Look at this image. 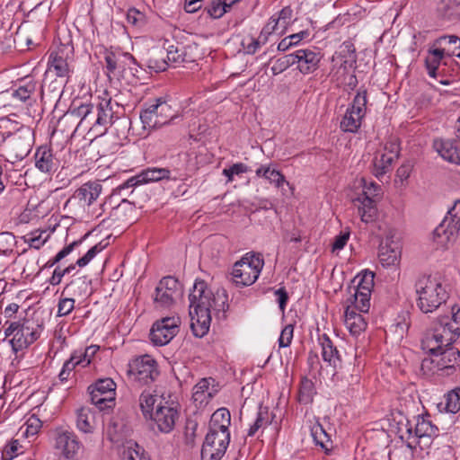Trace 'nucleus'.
<instances>
[{
	"instance_id": "nucleus-3",
	"label": "nucleus",
	"mask_w": 460,
	"mask_h": 460,
	"mask_svg": "<svg viewBox=\"0 0 460 460\" xmlns=\"http://www.w3.org/2000/svg\"><path fill=\"white\" fill-rule=\"evenodd\" d=\"M38 327L39 324L33 322V318H20L9 324L4 334L10 338L9 342L15 353L26 349L38 339Z\"/></svg>"
},
{
	"instance_id": "nucleus-8",
	"label": "nucleus",
	"mask_w": 460,
	"mask_h": 460,
	"mask_svg": "<svg viewBox=\"0 0 460 460\" xmlns=\"http://www.w3.org/2000/svg\"><path fill=\"white\" fill-rule=\"evenodd\" d=\"M173 118L172 106L162 98L156 99L155 103L149 105L140 113V119L146 129L159 128Z\"/></svg>"
},
{
	"instance_id": "nucleus-19",
	"label": "nucleus",
	"mask_w": 460,
	"mask_h": 460,
	"mask_svg": "<svg viewBox=\"0 0 460 460\" xmlns=\"http://www.w3.org/2000/svg\"><path fill=\"white\" fill-rule=\"evenodd\" d=\"M58 90V52L49 55L48 68L41 84L42 94H53Z\"/></svg>"
},
{
	"instance_id": "nucleus-50",
	"label": "nucleus",
	"mask_w": 460,
	"mask_h": 460,
	"mask_svg": "<svg viewBox=\"0 0 460 460\" xmlns=\"http://www.w3.org/2000/svg\"><path fill=\"white\" fill-rule=\"evenodd\" d=\"M207 11L212 18L217 19L222 17L227 12L226 0L213 1L207 8Z\"/></svg>"
},
{
	"instance_id": "nucleus-13",
	"label": "nucleus",
	"mask_w": 460,
	"mask_h": 460,
	"mask_svg": "<svg viewBox=\"0 0 460 460\" xmlns=\"http://www.w3.org/2000/svg\"><path fill=\"white\" fill-rule=\"evenodd\" d=\"M149 418L154 420L161 432L168 433L173 429L179 414L177 410L170 405L158 404Z\"/></svg>"
},
{
	"instance_id": "nucleus-43",
	"label": "nucleus",
	"mask_w": 460,
	"mask_h": 460,
	"mask_svg": "<svg viewBox=\"0 0 460 460\" xmlns=\"http://www.w3.org/2000/svg\"><path fill=\"white\" fill-rule=\"evenodd\" d=\"M170 172L164 168H153L145 171L140 177L142 178L140 181L148 182V181H157L163 179L169 178Z\"/></svg>"
},
{
	"instance_id": "nucleus-57",
	"label": "nucleus",
	"mask_w": 460,
	"mask_h": 460,
	"mask_svg": "<svg viewBox=\"0 0 460 460\" xmlns=\"http://www.w3.org/2000/svg\"><path fill=\"white\" fill-rule=\"evenodd\" d=\"M263 177L269 180L270 182L275 183L278 188L280 187L285 181V177L282 173L275 169H270L269 166L264 171Z\"/></svg>"
},
{
	"instance_id": "nucleus-55",
	"label": "nucleus",
	"mask_w": 460,
	"mask_h": 460,
	"mask_svg": "<svg viewBox=\"0 0 460 460\" xmlns=\"http://www.w3.org/2000/svg\"><path fill=\"white\" fill-rule=\"evenodd\" d=\"M246 172H248V167L243 163H238L233 164L229 168L224 169L223 174L227 177L228 181H232L234 179V175H240Z\"/></svg>"
},
{
	"instance_id": "nucleus-64",
	"label": "nucleus",
	"mask_w": 460,
	"mask_h": 460,
	"mask_svg": "<svg viewBox=\"0 0 460 460\" xmlns=\"http://www.w3.org/2000/svg\"><path fill=\"white\" fill-rule=\"evenodd\" d=\"M99 349L100 347L97 345H91L85 349L83 354L77 357L82 359V363H84V366H87L90 364L91 359L94 357Z\"/></svg>"
},
{
	"instance_id": "nucleus-14",
	"label": "nucleus",
	"mask_w": 460,
	"mask_h": 460,
	"mask_svg": "<svg viewBox=\"0 0 460 460\" xmlns=\"http://www.w3.org/2000/svg\"><path fill=\"white\" fill-rule=\"evenodd\" d=\"M451 344L452 339L441 333L439 329L428 331L421 341V348L429 354V357H433L434 354L439 353L446 346Z\"/></svg>"
},
{
	"instance_id": "nucleus-51",
	"label": "nucleus",
	"mask_w": 460,
	"mask_h": 460,
	"mask_svg": "<svg viewBox=\"0 0 460 460\" xmlns=\"http://www.w3.org/2000/svg\"><path fill=\"white\" fill-rule=\"evenodd\" d=\"M312 436L317 445L326 448V444L330 441V438L322 425L316 424L312 428Z\"/></svg>"
},
{
	"instance_id": "nucleus-29",
	"label": "nucleus",
	"mask_w": 460,
	"mask_h": 460,
	"mask_svg": "<svg viewBox=\"0 0 460 460\" xmlns=\"http://www.w3.org/2000/svg\"><path fill=\"white\" fill-rule=\"evenodd\" d=\"M167 59L172 64H181L186 62H193L194 59L190 57L187 49L181 44L170 45L167 48Z\"/></svg>"
},
{
	"instance_id": "nucleus-5",
	"label": "nucleus",
	"mask_w": 460,
	"mask_h": 460,
	"mask_svg": "<svg viewBox=\"0 0 460 460\" xmlns=\"http://www.w3.org/2000/svg\"><path fill=\"white\" fill-rule=\"evenodd\" d=\"M456 367H460V350L451 345L433 357H428L422 360L421 367L432 374L449 376L454 373Z\"/></svg>"
},
{
	"instance_id": "nucleus-40",
	"label": "nucleus",
	"mask_w": 460,
	"mask_h": 460,
	"mask_svg": "<svg viewBox=\"0 0 460 460\" xmlns=\"http://www.w3.org/2000/svg\"><path fill=\"white\" fill-rule=\"evenodd\" d=\"M314 394V383L308 378H303L300 384L298 401L301 403L308 404L313 402Z\"/></svg>"
},
{
	"instance_id": "nucleus-12",
	"label": "nucleus",
	"mask_w": 460,
	"mask_h": 460,
	"mask_svg": "<svg viewBox=\"0 0 460 460\" xmlns=\"http://www.w3.org/2000/svg\"><path fill=\"white\" fill-rule=\"evenodd\" d=\"M179 332V323L175 318H161L152 326L149 333L151 342L164 346Z\"/></svg>"
},
{
	"instance_id": "nucleus-21",
	"label": "nucleus",
	"mask_w": 460,
	"mask_h": 460,
	"mask_svg": "<svg viewBox=\"0 0 460 460\" xmlns=\"http://www.w3.org/2000/svg\"><path fill=\"white\" fill-rule=\"evenodd\" d=\"M59 449L65 459L76 460L81 449V444L75 435L69 432H63L59 434Z\"/></svg>"
},
{
	"instance_id": "nucleus-39",
	"label": "nucleus",
	"mask_w": 460,
	"mask_h": 460,
	"mask_svg": "<svg viewBox=\"0 0 460 460\" xmlns=\"http://www.w3.org/2000/svg\"><path fill=\"white\" fill-rule=\"evenodd\" d=\"M122 460H148L144 450L135 442H128L122 452Z\"/></svg>"
},
{
	"instance_id": "nucleus-56",
	"label": "nucleus",
	"mask_w": 460,
	"mask_h": 460,
	"mask_svg": "<svg viewBox=\"0 0 460 460\" xmlns=\"http://www.w3.org/2000/svg\"><path fill=\"white\" fill-rule=\"evenodd\" d=\"M49 234H47L45 231L40 233L38 235H34L33 234H27L25 236V241L29 243L31 247H34L36 249H39L40 246H42L48 240Z\"/></svg>"
},
{
	"instance_id": "nucleus-49",
	"label": "nucleus",
	"mask_w": 460,
	"mask_h": 460,
	"mask_svg": "<svg viewBox=\"0 0 460 460\" xmlns=\"http://www.w3.org/2000/svg\"><path fill=\"white\" fill-rule=\"evenodd\" d=\"M446 410L456 413L460 410V394L456 390L449 392L446 397Z\"/></svg>"
},
{
	"instance_id": "nucleus-23",
	"label": "nucleus",
	"mask_w": 460,
	"mask_h": 460,
	"mask_svg": "<svg viewBox=\"0 0 460 460\" xmlns=\"http://www.w3.org/2000/svg\"><path fill=\"white\" fill-rule=\"evenodd\" d=\"M211 378H203L193 387L192 398L199 406L206 405L213 397L216 390L210 387Z\"/></svg>"
},
{
	"instance_id": "nucleus-33",
	"label": "nucleus",
	"mask_w": 460,
	"mask_h": 460,
	"mask_svg": "<svg viewBox=\"0 0 460 460\" xmlns=\"http://www.w3.org/2000/svg\"><path fill=\"white\" fill-rule=\"evenodd\" d=\"M445 56L436 48L431 47L425 59L426 67L430 76L435 77L437 69Z\"/></svg>"
},
{
	"instance_id": "nucleus-4",
	"label": "nucleus",
	"mask_w": 460,
	"mask_h": 460,
	"mask_svg": "<svg viewBox=\"0 0 460 460\" xmlns=\"http://www.w3.org/2000/svg\"><path fill=\"white\" fill-rule=\"evenodd\" d=\"M182 296V285L173 277H164L155 288V308L160 312H169L177 305Z\"/></svg>"
},
{
	"instance_id": "nucleus-22",
	"label": "nucleus",
	"mask_w": 460,
	"mask_h": 460,
	"mask_svg": "<svg viewBox=\"0 0 460 460\" xmlns=\"http://www.w3.org/2000/svg\"><path fill=\"white\" fill-rule=\"evenodd\" d=\"M445 57H460V38L456 35L442 36L433 42Z\"/></svg>"
},
{
	"instance_id": "nucleus-9",
	"label": "nucleus",
	"mask_w": 460,
	"mask_h": 460,
	"mask_svg": "<svg viewBox=\"0 0 460 460\" xmlns=\"http://www.w3.org/2000/svg\"><path fill=\"white\" fill-rule=\"evenodd\" d=\"M460 230V199L454 202L440 225L434 230V240L440 245L453 241Z\"/></svg>"
},
{
	"instance_id": "nucleus-26",
	"label": "nucleus",
	"mask_w": 460,
	"mask_h": 460,
	"mask_svg": "<svg viewBox=\"0 0 460 460\" xmlns=\"http://www.w3.org/2000/svg\"><path fill=\"white\" fill-rule=\"evenodd\" d=\"M438 15L444 20L460 17V0H440L437 5Z\"/></svg>"
},
{
	"instance_id": "nucleus-46",
	"label": "nucleus",
	"mask_w": 460,
	"mask_h": 460,
	"mask_svg": "<svg viewBox=\"0 0 460 460\" xmlns=\"http://www.w3.org/2000/svg\"><path fill=\"white\" fill-rule=\"evenodd\" d=\"M22 448L19 439H12L3 449V460H13L21 453Z\"/></svg>"
},
{
	"instance_id": "nucleus-48",
	"label": "nucleus",
	"mask_w": 460,
	"mask_h": 460,
	"mask_svg": "<svg viewBox=\"0 0 460 460\" xmlns=\"http://www.w3.org/2000/svg\"><path fill=\"white\" fill-rule=\"evenodd\" d=\"M169 63L168 59L165 60L164 58L163 55L154 53L147 60V66L151 70L158 73L166 70Z\"/></svg>"
},
{
	"instance_id": "nucleus-10",
	"label": "nucleus",
	"mask_w": 460,
	"mask_h": 460,
	"mask_svg": "<svg viewBox=\"0 0 460 460\" xmlns=\"http://www.w3.org/2000/svg\"><path fill=\"white\" fill-rule=\"evenodd\" d=\"M230 442V433L207 434L201 448L202 460H220L225 455Z\"/></svg>"
},
{
	"instance_id": "nucleus-41",
	"label": "nucleus",
	"mask_w": 460,
	"mask_h": 460,
	"mask_svg": "<svg viewBox=\"0 0 460 460\" xmlns=\"http://www.w3.org/2000/svg\"><path fill=\"white\" fill-rule=\"evenodd\" d=\"M41 427V421L36 416L31 415L28 418L24 425L18 431L22 437L30 438L36 435Z\"/></svg>"
},
{
	"instance_id": "nucleus-37",
	"label": "nucleus",
	"mask_w": 460,
	"mask_h": 460,
	"mask_svg": "<svg viewBox=\"0 0 460 460\" xmlns=\"http://www.w3.org/2000/svg\"><path fill=\"white\" fill-rule=\"evenodd\" d=\"M354 309L360 313H368L370 307V293H364L362 291H355L350 300Z\"/></svg>"
},
{
	"instance_id": "nucleus-42",
	"label": "nucleus",
	"mask_w": 460,
	"mask_h": 460,
	"mask_svg": "<svg viewBox=\"0 0 460 460\" xmlns=\"http://www.w3.org/2000/svg\"><path fill=\"white\" fill-rule=\"evenodd\" d=\"M211 318H190V328L196 337H203L209 330Z\"/></svg>"
},
{
	"instance_id": "nucleus-32",
	"label": "nucleus",
	"mask_w": 460,
	"mask_h": 460,
	"mask_svg": "<svg viewBox=\"0 0 460 460\" xmlns=\"http://www.w3.org/2000/svg\"><path fill=\"white\" fill-rule=\"evenodd\" d=\"M375 274L372 271L365 270L361 274L358 275L354 279L355 291H362L364 293H370L374 287Z\"/></svg>"
},
{
	"instance_id": "nucleus-6",
	"label": "nucleus",
	"mask_w": 460,
	"mask_h": 460,
	"mask_svg": "<svg viewBox=\"0 0 460 460\" xmlns=\"http://www.w3.org/2000/svg\"><path fill=\"white\" fill-rule=\"evenodd\" d=\"M264 261L260 254L247 253L233 269V280L239 287L253 284L258 279Z\"/></svg>"
},
{
	"instance_id": "nucleus-61",
	"label": "nucleus",
	"mask_w": 460,
	"mask_h": 460,
	"mask_svg": "<svg viewBox=\"0 0 460 460\" xmlns=\"http://www.w3.org/2000/svg\"><path fill=\"white\" fill-rule=\"evenodd\" d=\"M104 248V246H102L101 243H98L94 246H93L86 253L84 256H83L82 258L78 259L77 261H76V264L79 266V267H84L86 266L93 259V257L98 253L100 252L102 249Z\"/></svg>"
},
{
	"instance_id": "nucleus-59",
	"label": "nucleus",
	"mask_w": 460,
	"mask_h": 460,
	"mask_svg": "<svg viewBox=\"0 0 460 460\" xmlns=\"http://www.w3.org/2000/svg\"><path fill=\"white\" fill-rule=\"evenodd\" d=\"M33 89L34 86L31 84L21 86L18 89L13 91L12 95L14 99L23 102L30 99Z\"/></svg>"
},
{
	"instance_id": "nucleus-27",
	"label": "nucleus",
	"mask_w": 460,
	"mask_h": 460,
	"mask_svg": "<svg viewBox=\"0 0 460 460\" xmlns=\"http://www.w3.org/2000/svg\"><path fill=\"white\" fill-rule=\"evenodd\" d=\"M434 329H439L441 333L452 339V343L460 335V318H440Z\"/></svg>"
},
{
	"instance_id": "nucleus-36",
	"label": "nucleus",
	"mask_w": 460,
	"mask_h": 460,
	"mask_svg": "<svg viewBox=\"0 0 460 460\" xmlns=\"http://www.w3.org/2000/svg\"><path fill=\"white\" fill-rule=\"evenodd\" d=\"M438 428L429 420L424 418H420L418 420L417 424L414 429V433L417 438H424V437H433L438 434Z\"/></svg>"
},
{
	"instance_id": "nucleus-38",
	"label": "nucleus",
	"mask_w": 460,
	"mask_h": 460,
	"mask_svg": "<svg viewBox=\"0 0 460 460\" xmlns=\"http://www.w3.org/2000/svg\"><path fill=\"white\" fill-rule=\"evenodd\" d=\"M36 166L44 172H49L53 167L52 154L46 148H40L36 153Z\"/></svg>"
},
{
	"instance_id": "nucleus-28",
	"label": "nucleus",
	"mask_w": 460,
	"mask_h": 460,
	"mask_svg": "<svg viewBox=\"0 0 460 460\" xmlns=\"http://www.w3.org/2000/svg\"><path fill=\"white\" fill-rule=\"evenodd\" d=\"M363 118L364 115L348 109L341 121V130L350 133L357 132L361 126Z\"/></svg>"
},
{
	"instance_id": "nucleus-44",
	"label": "nucleus",
	"mask_w": 460,
	"mask_h": 460,
	"mask_svg": "<svg viewBox=\"0 0 460 460\" xmlns=\"http://www.w3.org/2000/svg\"><path fill=\"white\" fill-rule=\"evenodd\" d=\"M345 326L353 335H358L367 328L365 318H341Z\"/></svg>"
},
{
	"instance_id": "nucleus-24",
	"label": "nucleus",
	"mask_w": 460,
	"mask_h": 460,
	"mask_svg": "<svg viewBox=\"0 0 460 460\" xmlns=\"http://www.w3.org/2000/svg\"><path fill=\"white\" fill-rule=\"evenodd\" d=\"M231 423V415L227 409L220 408L211 416L209 421V431L219 433H230L229 426Z\"/></svg>"
},
{
	"instance_id": "nucleus-52",
	"label": "nucleus",
	"mask_w": 460,
	"mask_h": 460,
	"mask_svg": "<svg viewBox=\"0 0 460 460\" xmlns=\"http://www.w3.org/2000/svg\"><path fill=\"white\" fill-rule=\"evenodd\" d=\"M269 423V412L267 410H260L254 423L250 427L248 435L253 436L260 428Z\"/></svg>"
},
{
	"instance_id": "nucleus-7",
	"label": "nucleus",
	"mask_w": 460,
	"mask_h": 460,
	"mask_svg": "<svg viewBox=\"0 0 460 460\" xmlns=\"http://www.w3.org/2000/svg\"><path fill=\"white\" fill-rule=\"evenodd\" d=\"M128 375L135 385H149L159 376L157 362L149 355L136 358L128 364Z\"/></svg>"
},
{
	"instance_id": "nucleus-47",
	"label": "nucleus",
	"mask_w": 460,
	"mask_h": 460,
	"mask_svg": "<svg viewBox=\"0 0 460 460\" xmlns=\"http://www.w3.org/2000/svg\"><path fill=\"white\" fill-rule=\"evenodd\" d=\"M295 65L292 53L285 55L284 57L277 59L271 66V72L274 75H279L288 69L289 66Z\"/></svg>"
},
{
	"instance_id": "nucleus-35",
	"label": "nucleus",
	"mask_w": 460,
	"mask_h": 460,
	"mask_svg": "<svg viewBox=\"0 0 460 460\" xmlns=\"http://www.w3.org/2000/svg\"><path fill=\"white\" fill-rule=\"evenodd\" d=\"M94 417L91 410L82 407L77 411V427L84 432H90L93 428Z\"/></svg>"
},
{
	"instance_id": "nucleus-17",
	"label": "nucleus",
	"mask_w": 460,
	"mask_h": 460,
	"mask_svg": "<svg viewBox=\"0 0 460 460\" xmlns=\"http://www.w3.org/2000/svg\"><path fill=\"white\" fill-rule=\"evenodd\" d=\"M398 158V147L395 144H390L389 147L385 146V151L381 154H377L373 161L374 164V174L376 177H381L385 174L393 162Z\"/></svg>"
},
{
	"instance_id": "nucleus-20",
	"label": "nucleus",
	"mask_w": 460,
	"mask_h": 460,
	"mask_svg": "<svg viewBox=\"0 0 460 460\" xmlns=\"http://www.w3.org/2000/svg\"><path fill=\"white\" fill-rule=\"evenodd\" d=\"M433 146L438 154L446 161L454 164L460 163V143L456 146L454 141L449 139H436Z\"/></svg>"
},
{
	"instance_id": "nucleus-31",
	"label": "nucleus",
	"mask_w": 460,
	"mask_h": 460,
	"mask_svg": "<svg viewBox=\"0 0 460 460\" xmlns=\"http://www.w3.org/2000/svg\"><path fill=\"white\" fill-rule=\"evenodd\" d=\"M96 124L105 126L111 122L113 112L111 107V100H102L96 106Z\"/></svg>"
},
{
	"instance_id": "nucleus-60",
	"label": "nucleus",
	"mask_w": 460,
	"mask_h": 460,
	"mask_svg": "<svg viewBox=\"0 0 460 460\" xmlns=\"http://www.w3.org/2000/svg\"><path fill=\"white\" fill-rule=\"evenodd\" d=\"M104 248V246H102L101 243H98L94 246H93L86 253L84 256H83L82 258L78 259L77 261H76V264L79 266V267H84L86 266L93 259V257L98 253L100 252L102 249Z\"/></svg>"
},
{
	"instance_id": "nucleus-16",
	"label": "nucleus",
	"mask_w": 460,
	"mask_h": 460,
	"mask_svg": "<svg viewBox=\"0 0 460 460\" xmlns=\"http://www.w3.org/2000/svg\"><path fill=\"white\" fill-rule=\"evenodd\" d=\"M292 55L295 64H297V68L303 74L315 71L321 60L320 52L312 49H297Z\"/></svg>"
},
{
	"instance_id": "nucleus-11",
	"label": "nucleus",
	"mask_w": 460,
	"mask_h": 460,
	"mask_svg": "<svg viewBox=\"0 0 460 460\" xmlns=\"http://www.w3.org/2000/svg\"><path fill=\"white\" fill-rule=\"evenodd\" d=\"M116 385L111 378L100 379L89 387L91 401L100 410L110 409L114 405Z\"/></svg>"
},
{
	"instance_id": "nucleus-63",
	"label": "nucleus",
	"mask_w": 460,
	"mask_h": 460,
	"mask_svg": "<svg viewBox=\"0 0 460 460\" xmlns=\"http://www.w3.org/2000/svg\"><path fill=\"white\" fill-rule=\"evenodd\" d=\"M279 25H280L279 20H276V18L271 17L270 21L264 26L260 35V38H263V43L267 41L268 35L273 33Z\"/></svg>"
},
{
	"instance_id": "nucleus-25",
	"label": "nucleus",
	"mask_w": 460,
	"mask_h": 460,
	"mask_svg": "<svg viewBox=\"0 0 460 460\" xmlns=\"http://www.w3.org/2000/svg\"><path fill=\"white\" fill-rule=\"evenodd\" d=\"M320 343L322 346V357L323 359L332 366L335 370L341 367V358L337 349L333 346L330 338L323 334L320 338Z\"/></svg>"
},
{
	"instance_id": "nucleus-1",
	"label": "nucleus",
	"mask_w": 460,
	"mask_h": 460,
	"mask_svg": "<svg viewBox=\"0 0 460 460\" xmlns=\"http://www.w3.org/2000/svg\"><path fill=\"white\" fill-rule=\"evenodd\" d=\"M224 293L214 295L203 280H197L189 295V316H215L226 313L229 305Z\"/></svg>"
},
{
	"instance_id": "nucleus-54",
	"label": "nucleus",
	"mask_w": 460,
	"mask_h": 460,
	"mask_svg": "<svg viewBox=\"0 0 460 460\" xmlns=\"http://www.w3.org/2000/svg\"><path fill=\"white\" fill-rule=\"evenodd\" d=\"M82 363V359L78 358L76 355L71 356L70 359L66 360L63 366L61 372H59V380L64 382L68 379V375L78 364Z\"/></svg>"
},
{
	"instance_id": "nucleus-58",
	"label": "nucleus",
	"mask_w": 460,
	"mask_h": 460,
	"mask_svg": "<svg viewBox=\"0 0 460 460\" xmlns=\"http://www.w3.org/2000/svg\"><path fill=\"white\" fill-rule=\"evenodd\" d=\"M294 326L293 324H288L281 331L279 338V345L281 348L288 347L293 339Z\"/></svg>"
},
{
	"instance_id": "nucleus-62",
	"label": "nucleus",
	"mask_w": 460,
	"mask_h": 460,
	"mask_svg": "<svg viewBox=\"0 0 460 460\" xmlns=\"http://www.w3.org/2000/svg\"><path fill=\"white\" fill-rule=\"evenodd\" d=\"M127 20L134 26H140L145 22V14L136 8H130L127 13Z\"/></svg>"
},
{
	"instance_id": "nucleus-45",
	"label": "nucleus",
	"mask_w": 460,
	"mask_h": 460,
	"mask_svg": "<svg viewBox=\"0 0 460 460\" xmlns=\"http://www.w3.org/2000/svg\"><path fill=\"white\" fill-rule=\"evenodd\" d=\"M361 182L363 190L358 196L368 197V199H376L378 201L380 199L381 187L373 181L367 182L364 178L361 179Z\"/></svg>"
},
{
	"instance_id": "nucleus-34",
	"label": "nucleus",
	"mask_w": 460,
	"mask_h": 460,
	"mask_svg": "<svg viewBox=\"0 0 460 460\" xmlns=\"http://www.w3.org/2000/svg\"><path fill=\"white\" fill-rule=\"evenodd\" d=\"M156 395L150 390L145 389L139 396V407L146 418L154 413V405L156 402Z\"/></svg>"
},
{
	"instance_id": "nucleus-18",
	"label": "nucleus",
	"mask_w": 460,
	"mask_h": 460,
	"mask_svg": "<svg viewBox=\"0 0 460 460\" xmlns=\"http://www.w3.org/2000/svg\"><path fill=\"white\" fill-rule=\"evenodd\" d=\"M377 200L360 197L352 199L353 205L358 209V214L362 222L368 224L376 220L378 217Z\"/></svg>"
},
{
	"instance_id": "nucleus-15",
	"label": "nucleus",
	"mask_w": 460,
	"mask_h": 460,
	"mask_svg": "<svg viewBox=\"0 0 460 460\" xmlns=\"http://www.w3.org/2000/svg\"><path fill=\"white\" fill-rule=\"evenodd\" d=\"M401 245L399 241H394L392 237H386L385 241L380 244L379 261L385 267L398 265L401 260Z\"/></svg>"
},
{
	"instance_id": "nucleus-30",
	"label": "nucleus",
	"mask_w": 460,
	"mask_h": 460,
	"mask_svg": "<svg viewBox=\"0 0 460 460\" xmlns=\"http://www.w3.org/2000/svg\"><path fill=\"white\" fill-rule=\"evenodd\" d=\"M102 186L95 182L84 184L78 190L77 195L88 205L92 204L100 195Z\"/></svg>"
},
{
	"instance_id": "nucleus-2",
	"label": "nucleus",
	"mask_w": 460,
	"mask_h": 460,
	"mask_svg": "<svg viewBox=\"0 0 460 460\" xmlns=\"http://www.w3.org/2000/svg\"><path fill=\"white\" fill-rule=\"evenodd\" d=\"M418 294V306L423 314L433 313L447 298V293L441 282L429 275L420 277L415 284Z\"/></svg>"
},
{
	"instance_id": "nucleus-53",
	"label": "nucleus",
	"mask_w": 460,
	"mask_h": 460,
	"mask_svg": "<svg viewBox=\"0 0 460 460\" xmlns=\"http://www.w3.org/2000/svg\"><path fill=\"white\" fill-rule=\"evenodd\" d=\"M367 105V91L358 92L355 96L349 110L365 116Z\"/></svg>"
}]
</instances>
